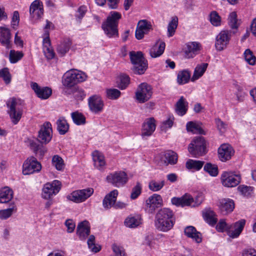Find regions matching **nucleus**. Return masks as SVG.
I'll return each mask as SVG.
<instances>
[{"instance_id":"e2e57ef3","label":"nucleus","mask_w":256,"mask_h":256,"mask_svg":"<svg viewBox=\"0 0 256 256\" xmlns=\"http://www.w3.org/2000/svg\"><path fill=\"white\" fill-rule=\"evenodd\" d=\"M28 146H30V148L36 154H37L38 151V147L40 146V144H38L37 140H34L28 139Z\"/></svg>"},{"instance_id":"2f4dec72","label":"nucleus","mask_w":256,"mask_h":256,"mask_svg":"<svg viewBox=\"0 0 256 256\" xmlns=\"http://www.w3.org/2000/svg\"><path fill=\"white\" fill-rule=\"evenodd\" d=\"M94 165L98 170H102L106 162L104 156L99 152L96 150L92 153Z\"/></svg>"},{"instance_id":"a18cd8bd","label":"nucleus","mask_w":256,"mask_h":256,"mask_svg":"<svg viewBox=\"0 0 256 256\" xmlns=\"http://www.w3.org/2000/svg\"><path fill=\"white\" fill-rule=\"evenodd\" d=\"M190 76V73L188 70H183L180 72L178 75V82L179 84H182L188 82Z\"/></svg>"},{"instance_id":"7ed1b4c3","label":"nucleus","mask_w":256,"mask_h":256,"mask_svg":"<svg viewBox=\"0 0 256 256\" xmlns=\"http://www.w3.org/2000/svg\"><path fill=\"white\" fill-rule=\"evenodd\" d=\"M130 57L134 66L133 72L136 74H143L148 68L147 61L142 52L132 51L130 52Z\"/></svg>"},{"instance_id":"4be33fe9","label":"nucleus","mask_w":256,"mask_h":256,"mask_svg":"<svg viewBox=\"0 0 256 256\" xmlns=\"http://www.w3.org/2000/svg\"><path fill=\"white\" fill-rule=\"evenodd\" d=\"M155 120L150 118L145 120L142 124L141 135L142 138L150 136L156 130Z\"/></svg>"},{"instance_id":"79ce46f5","label":"nucleus","mask_w":256,"mask_h":256,"mask_svg":"<svg viewBox=\"0 0 256 256\" xmlns=\"http://www.w3.org/2000/svg\"><path fill=\"white\" fill-rule=\"evenodd\" d=\"M24 56L22 52L10 50L9 54V60L10 63L14 64L21 60Z\"/></svg>"},{"instance_id":"69168bd1","label":"nucleus","mask_w":256,"mask_h":256,"mask_svg":"<svg viewBox=\"0 0 256 256\" xmlns=\"http://www.w3.org/2000/svg\"><path fill=\"white\" fill-rule=\"evenodd\" d=\"M74 97L78 100H82L84 98L86 94L84 91L80 88H76L74 94Z\"/></svg>"},{"instance_id":"c03bdc74","label":"nucleus","mask_w":256,"mask_h":256,"mask_svg":"<svg viewBox=\"0 0 256 256\" xmlns=\"http://www.w3.org/2000/svg\"><path fill=\"white\" fill-rule=\"evenodd\" d=\"M74 122L77 125L84 124L86 123V118L78 112H73L71 114Z\"/></svg>"},{"instance_id":"a211bd4d","label":"nucleus","mask_w":256,"mask_h":256,"mask_svg":"<svg viewBox=\"0 0 256 256\" xmlns=\"http://www.w3.org/2000/svg\"><path fill=\"white\" fill-rule=\"evenodd\" d=\"M246 224V220L242 219L238 221L230 224L228 228V235L232 238L239 236L242 232Z\"/></svg>"},{"instance_id":"6ab92c4d","label":"nucleus","mask_w":256,"mask_h":256,"mask_svg":"<svg viewBox=\"0 0 256 256\" xmlns=\"http://www.w3.org/2000/svg\"><path fill=\"white\" fill-rule=\"evenodd\" d=\"M30 86L36 96L42 99H48L52 94V90L47 86L41 87L36 82H32Z\"/></svg>"},{"instance_id":"2eb2a0df","label":"nucleus","mask_w":256,"mask_h":256,"mask_svg":"<svg viewBox=\"0 0 256 256\" xmlns=\"http://www.w3.org/2000/svg\"><path fill=\"white\" fill-rule=\"evenodd\" d=\"M228 30H222L217 36L215 46L218 51L226 48L229 43L231 35Z\"/></svg>"},{"instance_id":"338daca9","label":"nucleus","mask_w":256,"mask_h":256,"mask_svg":"<svg viewBox=\"0 0 256 256\" xmlns=\"http://www.w3.org/2000/svg\"><path fill=\"white\" fill-rule=\"evenodd\" d=\"M65 225L67 228V232L68 233H71L74 232L76 224L72 220H68L65 222Z\"/></svg>"},{"instance_id":"0eeeda50","label":"nucleus","mask_w":256,"mask_h":256,"mask_svg":"<svg viewBox=\"0 0 256 256\" xmlns=\"http://www.w3.org/2000/svg\"><path fill=\"white\" fill-rule=\"evenodd\" d=\"M86 78V75L82 72L71 70L64 74L62 84L64 86H73L78 82L84 81Z\"/></svg>"},{"instance_id":"1a4fd4ad","label":"nucleus","mask_w":256,"mask_h":256,"mask_svg":"<svg viewBox=\"0 0 256 256\" xmlns=\"http://www.w3.org/2000/svg\"><path fill=\"white\" fill-rule=\"evenodd\" d=\"M106 179L108 183L118 188L124 186L128 180L126 174L122 171L111 173L106 176Z\"/></svg>"},{"instance_id":"680f3d73","label":"nucleus","mask_w":256,"mask_h":256,"mask_svg":"<svg viewBox=\"0 0 256 256\" xmlns=\"http://www.w3.org/2000/svg\"><path fill=\"white\" fill-rule=\"evenodd\" d=\"M20 14L18 11H14L11 21V26L14 30H16L19 24Z\"/></svg>"},{"instance_id":"603ef678","label":"nucleus","mask_w":256,"mask_h":256,"mask_svg":"<svg viewBox=\"0 0 256 256\" xmlns=\"http://www.w3.org/2000/svg\"><path fill=\"white\" fill-rule=\"evenodd\" d=\"M0 77L3 78L6 84H9L11 82L12 76L7 68H4L0 70Z\"/></svg>"},{"instance_id":"39448f33","label":"nucleus","mask_w":256,"mask_h":256,"mask_svg":"<svg viewBox=\"0 0 256 256\" xmlns=\"http://www.w3.org/2000/svg\"><path fill=\"white\" fill-rule=\"evenodd\" d=\"M188 150L192 155L196 158L206 154L207 149L204 138L202 136L194 138L189 144Z\"/></svg>"},{"instance_id":"aec40b11","label":"nucleus","mask_w":256,"mask_h":256,"mask_svg":"<svg viewBox=\"0 0 256 256\" xmlns=\"http://www.w3.org/2000/svg\"><path fill=\"white\" fill-rule=\"evenodd\" d=\"M88 103L89 108L92 112L98 114L103 110L104 102L100 96L98 95H94L90 97Z\"/></svg>"},{"instance_id":"9b49d317","label":"nucleus","mask_w":256,"mask_h":256,"mask_svg":"<svg viewBox=\"0 0 256 256\" xmlns=\"http://www.w3.org/2000/svg\"><path fill=\"white\" fill-rule=\"evenodd\" d=\"M22 173L24 175L32 174L38 172L42 168L41 164L34 156L28 158L22 166Z\"/></svg>"},{"instance_id":"58836bf2","label":"nucleus","mask_w":256,"mask_h":256,"mask_svg":"<svg viewBox=\"0 0 256 256\" xmlns=\"http://www.w3.org/2000/svg\"><path fill=\"white\" fill-rule=\"evenodd\" d=\"M72 44V42L69 40H64L57 47V52L61 54L64 56L69 50Z\"/></svg>"},{"instance_id":"f3484780","label":"nucleus","mask_w":256,"mask_h":256,"mask_svg":"<svg viewBox=\"0 0 256 256\" xmlns=\"http://www.w3.org/2000/svg\"><path fill=\"white\" fill-rule=\"evenodd\" d=\"M162 198L160 195L154 194L146 200V210L150 214H152L156 209L162 205Z\"/></svg>"},{"instance_id":"c756f323","label":"nucleus","mask_w":256,"mask_h":256,"mask_svg":"<svg viewBox=\"0 0 256 256\" xmlns=\"http://www.w3.org/2000/svg\"><path fill=\"white\" fill-rule=\"evenodd\" d=\"M142 217L140 215H130L124 221L125 225L130 228H135L142 224Z\"/></svg>"},{"instance_id":"774afa93","label":"nucleus","mask_w":256,"mask_h":256,"mask_svg":"<svg viewBox=\"0 0 256 256\" xmlns=\"http://www.w3.org/2000/svg\"><path fill=\"white\" fill-rule=\"evenodd\" d=\"M242 256H256V250L254 248H248L243 250Z\"/></svg>"},{"instance_id":"423d86ee","label":"nucleus","mask_w":256,"mask_h":256,"mask_svg":"<svg viewBox=\"0 0 256 256\" xmlns=\"http://www.w3.org/2000/svg\"><path fill=\"white\" fill-rule=\"evenodd\" d=\"M20 100L15 98H10L6 102V106L8 108V113L12 122L16 124L20 120L23 110L18 107Z\"/></svg>"},{"instance_id":"6e6552de","label":"nucleus","mask_w":256,"mask_h":256,"mask_svg":"<svg viewBox=\"0 0 256 256\" xmlns=\"http://www.w3.org/2000/svg\"><path fill=\"white\" fill-rule=\"evenodd\" d=\"M152 94V86L146 82L139 84L135 94V98L140 103H144L148 101Z\"/></svg>"},{"instance_id":"8fccbe9b","label":"nucleus","mask_w":256,"mask_h":256,"mask_svg":"<svg viewBox=\"0 0 256 256\" xmlns=\"http://www.w3.org/2000/svg\"><path fill=\"white\" fill-rule=\"evenodd\" d=\"M204 170L212 176H216L218 174V166L211 163H206L204 166Z\"/></svg>"},{"instance_id":"c9c22d12","label":"nucleus","mask_w":256,"mask_h":256,"mask_svg":"<svg viewBox=\"0 0 256 256\" xmlns=\"http://www.w3.org/2000/svg\"><path fill=\"white\" fill-rule=\"evenodd\" d=\"M57 130L60 134H64L69 129V125L64 118H60L56 122Z\"/></svg>"},{"instance_id":"f03ea898","label":"nucleus","mask_w":256,"mask_h":256,"mask_svg":"<svg viewBox=\"0 0 256 256\" xmlns=\"http://www.w3.org/2000/svg\"><path fill=\"white\" fill-rule=\"evenodd\" d=\"M121 14L116 11L110 12L106 21L102 25V29L109 38L118 36V24Z\"/></svg>"},{"instance_id":"ddd939ff","label":"nucleus","mask_w":256,"mask_h":256,"mask_svg":"<svg viewBox=\"0 0 256 256\" xmlns=\"http://www.w3.org/2000/svg\"><path fill=\"white\" fill-rule=\"evenodd\" d=\"M52 132L50 123L49 122H44L39 130L37 140L42 144L48 143L52 138Z\"/></svg>"},{"instance_id":"0e129e2a","label":"nucleus","mask_w":256,"mask_h":256,"mask_svg":"<svg viewBox=\"0 0 256 256\" xmlns=\"http://www.w3.org/2000/svg\"><path fill=\"white\" fill-rule=\"evenodd\" d=\"M230 225H228L224 220H220L216 226V228L218 232H222L226 230L228 233V228Z\"/></svg>"},{"instance_id":"bb28decb","label":"nucleus","mask_w":256,"mask_h":256,"mask_svg":"<svg viewBox=\"0 0 256 256\" xmlns=\"http://www.w3.org/2000/svg\"><path fill=\"white\" fill-rule=\"evenodd\" d=\"M188 108V102L183 96H182L175 104V110L176 113L180 116L184 115Z\"/></svg>"},{"instance_id":"4468645a","label":"nucleus","mask_w":256,"mask_h":256,"mask_svg":"<svg viewBox=\"0 0 256 256\" xmlns=\"http://www.w3.org/2000/svg\"><path fill=\"white\" fill-rule=\"evenodd\" d=\"M60 186V182L56 180L53 181L52 183L45 184L42 189V197L46 200L50 199L53 195L58 192Z\"/></svg>"},{"instance_id":"bf43d9fd","label":"nucleus","mask_w":256,"mask_h":256,"mask_svg":"<svg viewBox=\"0 0 256 256\" xmlns=\"http://www.w3.org/2000/svg\"><path fill=\"white\" fill-rule=\"evenodd\" d=\"M113 252L114 253V256H126L124 249L116 244H114L112 246Z\"/></svg>"},{"instance_id":"49530a36","label":"nucleus","mask_w":256,"mask_h":256,"mask_svg":"<svg viewBox=\"0 0 256 256\" xmlns=\"http://www.w3.org/2000/svg\"><path fill=\"white\" fill-rule=\"evenodd\" d=\"M228 24L232 29H237L240 26V23L237 19V15L236 12H231L228 16Z\"/></svg>"},{"instance_id":"412c9836","label":"nucleus","mask_w":256,"mask_h":256,"mask_svg":"<svg viewBox=\"0 0 256 256\" xmlns=\"http://www.w3.org/2000/svg\"><path fill=\"white\" fill-rule=\"evenodd\" d=\"M90 228L88 221L84 220L80 222L76 228V234L81 240H84L90 234Z\"/></svg>"},{"instance_id":"dca6fc26","label":"nucleus","mask_w":256,"mask_h":256,"mask_svg":"<svg viewBox=\"0 0 256 256\" xmlns=\"http://www.w3.org/2000/svg\"><path fill=\"white\" fill-rule=\"evenodd\" d=\"M30 18L34 20L40 18L44 14L42 2L40 0H35L30 7Z\"/></svg>"},{"instance_id":"b1692460","label":"nucleus","mask_w":256,"mask_h":256,"mask_svg":"<svg viewBox=\"0 0 256 256\" xmlns=\"http://www.w3.org/2000/svg\"><path fill=\"white\" fill-rule=\"evenodd\" d=\"M234 154L232 148L228 144H222L218 149V157L222 162L230 159Z\"/></svg>"},{"instance_id":"e433bc0d","label":"nucleus","mask_w":256,"mask_h":256,"mask_svg":"<svg viewBox=\"0 0 256 256\" xmlns=\"http://www.w3.org/2000/svg\"><path fill=\"white\" fill-rule=\"evenodd\" d=\"M204 163V161L190 159L186 162V166L188 170H199L202 168Z\"/></svg>"},{"instance_id":"ea45409f","label":"nucleus","mask_w":256,"mask_h":256,"mask_svg":"<svg viewBox=\"0 0 256 256\" xmlns=\"http://www.w3.org/2000/svg\"><path fill=\"white\" fill-rule=\"evenodd\" d=\"M178 25V18L174 16L172 18V20L169 22L168 26V36L171 37L174 35Z\"/></svg>"},{"instance_id":"a878e982","label":"nucleus","mask_w":256,"mask_h":256,"mask_svg":"<svg viewBox=\"0 0 256 256\" xmlns=\"http://www.w3.org/2000/svg\"><path fill=\"white\" fill-rule=\"evenodd\" d=\"M118 191L116 190L111 191L104 198L102 204L104 208L108 210L114 207L116 201Z\"/></svg>"},{"instance_id":"a19ab883","label":"nucleus","mask_w":256,"mask_h":256,"mask_svg":"<svg viewBox=\"0 0 256 256\" xmlns=\"http://www.w3.org/2000/svg\"><path fill=\"white\" fill-rule=\"evenodd\" d=\"M165 162L167 164H174L178 161L177 154L172 150L166 152L164 154Z\"/></svg>"},{"instance_id":"cd10ccee","label":"nucleus","mask_w":256,"mask_h":256,"mask_svg":"<svg viewBox=\"0 0 256 256\" xmlns=\"http://www.w3.org/2000/svg\"><path fill=\"white\" fill-rule=\"evenodd\" d=\"M199 50V44L196 42L188 43L184 50V57L190 58L194 57Z\"/></svg>"},{"instance_id":"052dcab7","label":"nucleus","mask_w":256,"mask_h":256,"mask_svg":"<svg viewBox=\"0 0 256 256\" xmlns=\"http://www.w3.org/2000/svg\"><path fill=\"white\" fill-rule=\"evenodd\" d=\"M142 186L139 182H136V184L132 188V193L130 194V198L132 200L136 198L138 196L141 194Z\"/></svg>"},{"instance_id":"5fc2aeb1","label":"nucleus","mask_w":256,"mask_h":256,"mask_svg":"<svg viewBox=\"0 0 256 256\" xmlns=\"http://www.w3.org/2000/svg\"><path fill=\"white\" fill-rule=\"evenodd\" d=\"M106 96L112 100L118 99L120 96V92L116 88H110L106 90Z\"/></svg>"},{"instance_id":"4c0bfd02","label":"nucleus","mask_w":256,"mask_h":256,"mask_svg":"<svg viewBox=\"0 0 256 256\" xmlns=\"http://www.w3.org/2000/svg\"><path fill=\"white\" fill-rule=\"evenodd\" d=\"M216 216V215L215 212L210 210H207L206 212L204 213V217L205 220L212 226L216 224L218 221Z\"/></svg>"},{"instance_id":"de8ad7c7","label":"nucleus","mask_w":256,"mask_h":256,"mask_svg":"<svg viewBox=\"0 0 256 256\" xmlns=\"http://www.w3.org/2000/svg\"><path fill=\"white\" fill-rule=\"evenodd\" d=\"M210 23L215 26L221 24V17L216 11H212L210 14Z\"/></svg>"},{"instance_id":"3c124183","label":"nucleus","mask_w":256,"mask_h":256,"mask_svg":"<svg viewBox=\"0 0 256 256\" xmlns=\"http://www.w3.org/2000/svg\"><path fill=\"white\" fill-rule=\"evenodd\" d=\"M52 164L58 170H62L64 168V160L58 155H55L52 158Z\"/></svg>"},{"instance_id":"393cba45","label":"nucleus","mask_w":256,"mask_h":256,"mask_svg":"<svg viewBox=\"0 0 256 256\" xmlns=\"http://www.w3.org/2000/svg\"><path fill=\"white\" fill-rule=\"evenodd\" d=\"M218 206L223 214H227L233 211L234 208V204L232 200L223 198L219 200Z\"/></svg>"},{"instance_id":"c85d7f7f","label":"nucleus","mask_w":256,"mask_h":256,"mask_svg":"<svg viewBox=\"0 0 256 256\" xmlns=\"http://www.w3.org/2000/svg\"><path fill=\"white\" fill-rule=\"evenodd\" d=\"M184 234L188 238L194 240L196 242L200 243L202 242L201 234L196 231L194 227L192 226H186L184 230Z\"/></svg>"},{"instance_id":"20e7f679","label":"nucleus","mask_w":256,"mask_h":256,"mask_svg":"<svg viewBox=\"0 0 256 256\" xmlns=\"http://www.w3.org/2000/svg\"><path fill=\"white\" fill-rule=\"evenodd\" d=\"M204 200L202 194H198L194 200L189 194H186L180 198L174 197L172 198V204L182 207L185 206H196L200 205Z\"/></svg>"},{"instance_id":"37998d69","label":"nucleus","mask_w":256,"mask_h":256,"mask_svg":"<svg viewBox=\"0 0 256 256\" xmlns=\"http://www.w3.org/2000/svg\"><path fill=\"white\" fill-rule=\"evenodd\" d=\"M87 244L89 249L94 253L98 252L101 249V247L100 245L96 244L95 236L94 235L90 236L87 241Z\"/></svg>"},{"instance_id":"5701e85b","label":"nucleus","mask_w":256,"mask_h":256,"mask_svg":"<svg viewBox=\"0 0 256 256\" xmlns=\"http://www.w3.org/2000/svg\"><path fill=\"white\" fill-rule=\"evenodd\" d=\"M11 38L12 34L10 30L6 27L0 26V42L7 49H10L12 47Z\"/></svg>"},{"instance_id":"f8f14e48","label":"nucleus","mask_w":256,"mask_h":256,"mask_svg":"<svg viewBox=\"0 0 256 256\" xmlns=\"http://www.w3.org/2000/svg\"><path fill=\"white\" fill-rule=\"evenodd\" d=\"M241 177L240 174H234L232 172H224L221 176V181L223 186L226 187H234L240 182Z\"/></svg>"},{"instance_id":"09e8293b","label":"nucleus","mask_w":256,"mask_h":256,"mask_svg":"<svg viewBox=\"0 0 256 256\" xmlns=\"http://www.w3.org/2000/svg\"><path fill=\"white\" fill-rule=\"evenodd\" d=\"M246 61L250 65L253 66L256 64V58L250 49H246L244 54Z\"/></svg>"},{"instance_id":"13d9d810","label":"nucleus","mask_w":256,"mask_h":256,"mask_svg":"<svg viewBox=\"0 0 256 256\" xmlns=\"http://www.w3.org/2000/svg\"><path fill=\"white\" fill-rule=\"evenodd\" d=\"M14 208L15 206L13 204L10 208L0 210V218L1 220H6L10 218L12 215Z\"/></svg>"},{"instance_id":"4d7b16f0","label":"nucleus","mask_w":256,"mask_h":256,"mask_svg":"<svg viewBox=\"0 0 256 256\" xmlns=\"http://www.w3.org/2000/svg\"><path fill=\"white\" fill-rule=\"evenodd\" d=\"M136 27L148 33L150 30L152 29V26L148 20H144L138 22Z\"/></svg>"},{"instance_id":"9d476101","label":"nucleus","mask_w":256,"mask_h":256,"mask_svg":"<svg viewBox=\"0 0 256 256\" xmlns=\"http://www.w3.org/2000/svg\"><path fill=\"white\" fill-rule=\"evenodd\" d=\"M94 193V190L92 188H88L80 190H75L70 194L67 196L68 200L74 202L79 203L85 201L88 198L91 196Z\"/></svg>"},{"instance_id":"f257e3e1","label":"nucleus","mask_w":256,"mask_h":256,"mask_svg":"<svg viewBox=\"0 0 256 256\" xmlns=\"http://www.w3.org/2000/svg\"><path fill=\"white\" fill-rule=\"evenodd\" d=\"M175 222L174 213L170 208H161L155 216L154 226L158 231L168 232L173 228Z\"/></svg>"},{"instance_id":"72a5a7b5","label":"nucleus","mask_w":256,"mask_h":256,"mask_svg":"<svg viewBox=\"0 0 256 256\" xmlns=\"http://www.w3.org/2000/svg\"><path fill=\"white\" fill-rule=\"evenodd\" d=\"M165 43L160 42L159 44H156L150 50V54L152 58H156L161 56L165 48Z\"/></svg>"},{"instance_id":"6e6d98bb","label":"nucleus","mask_w":256,"mask_h":256,"mask_svg":"<svg viewBox=\"0 0 256 256\" xmlns=\"http://www.w3.org/2000/svg\"><path fill=\"white\" fill-rule=\"evenodd\" d=\"M164 184V180L160 182L152 180L149 183V188L154 192H156L162 189Z\"/></svg>"},{"instance_id":"7c9ffc66","label":"nucleus","mask_w":256,"mask_h":256,"mask_svg":"<svg viewBox=\"0 0 256 256\" xmlns=\"http://www.w3.org/2000/svg\"><path fill=\"white\" fill-rule=\"evenodd\" d=\"M202 124L189 122L186 124V130L188 132H192L193 134H205L206 132L201 126Z\"/></svg>"},{"instance_id":"864d4df0","label":"nucleus","mask_w":256,"mask_h":256,"mask_svg":"<svg viewBox=\"0 0 256 256\" xmlns=\"http://www.w3.org/2000/svg\"><path fill=\"white\" fill-rule=\"evenodd\" d=\"M130 78L126 74L121 75L120 77V82L118 84V87L121 90L125 89L130 84Z\"/></svg>"},{"instance_id":"473e14b6","label":"nucleus","mask_w":256,"mask_h":256,"mask_svg":"<svg viewBox=\"0 0 256 256\" xmlns=\"http://www.w3.org/2000/svg\"><path fill=\"white\" fill-rule=\"evenodd\" d=\"M13 197L12 190L8 187L0 190V203H7Z\"/></svg>"},{"instance_id":"f704fd0d","label":"nucleus","mask_w":256,"mask_h":256,"mask_svg":"<svg viewBox=\"0 0 256 256\" xmlns=\"http://www.w3.org/2000/svg\"><path fill=\"white\" fill-rule=\"evenodd\" d=\"M208 66V64L207 63H202L198 64L195 68L192 80H194L202 76L206 70Z\"/></svg>"}]
</instances>
